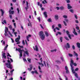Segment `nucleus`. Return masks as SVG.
Here are the masks:
<instances>
[{"instance_id":"obj_1","label":"nucleus","mask_w":80,"mask_h":80,"mask_svg":"<svg viewBox=\"0 0 80 80\" xmlns=\"http://www.w3.org/2000/svg\"><path fill=\"white\" fill-rule=\"evenodd\" d=\"M39 35L42 40H44L45 38V35L43 33V32L41 31L39 32Z\"/></svg>"},{"instance_id":"obj_2","label":"nucleus","mask_w":80,"mask_h":80,"mask_svg":"<svg viewBox=\"0 0 80 80\" xmlns=\"http://www.w3.org/2000/svg\"><path fill=\"white\" fill-rule=\"evenodd\" d=\"M7 62H7L5 63L6 66L8 68H10V69H12L13 67H12V65L11 64V61H10V60H8Z\"/></svg>"},{"instance_id":"obj_3","label":"nucleus","mask_w":80,"mask_h":80,"mask_svg":"<svg viewBox=\"0 0 80 80\" xmlns=\"http://www.w3.org/2000/svg\"><path fill=\"white\" fill-rule=\"evenodd\" d=\"M66 33L67 35L68 36V37L71 40L72 39V38L71 37V36L70 35V34L69 33H70V32H69L68 31H66Z\"/></svg>"},{"instance_id":"obj_4","label":"nucleus","mask_w":80,"mask_h":80,"mask_svg":"<svg viewBox=\"0 0 80 80\" xmlns=\"http://www.w3.org/2000/svg\"><path fill=\"white\" fill-rule=\"evenodd\" d=\"M66 45H67L66 46V49H67V48H70V44H69V43H67Z\"/></svg>"},{"instance_id":"obj_5","label":"nucleus","mask_w":80,"mask_h":80,"mask_svg":"<svg viewBox=\"0 0 80 80\" xmlns=\"http://www.w3.org/2000/svg\"><path fill=\"white\" fill-rule=\"evenodd\" d=\"M10 15H13L14 13V11H12V10L9 9V11Z\"/></svg>"},{"instance_id":"obj_6","label":"nucleus","mask_w":80,"mask_h":80,"mask_svg":"<svg viewBox=\"0 0 80 80\" xmlns=\"http://www.w3.org/2000/svg\"><path fill=\"white\" fill-rule=\"evenodd\" d=\"M35 47L36 48H35V47H33V48L34 50H36V51H38V46L37 45L35 46Z\"/></svg>"},{"instance_id":"obj_7","label":"nucleus","mask_w":80,"mask_h":80,"mask_svg":"<svg viewBox=\"0 0 80 80\" xmlns=\"http://www.w3.org/2000/svg\"><path fill=\"white\" fill-rule=\"evenodd\" d=\"M71 70H72V72H73V73H75V72L74 71V69H73V66H72V65H71Z\"/></svg>"},{"instance_id":"obj_8","label":"nucleus","mask_w":80,"mask_h":80,"mask_svg":"<svg viewBox=\"0 0 80 80\" xmlns=\"http://www.w3.org/2000/svg\"><path fill=\"white\" fill-rule=\"evenodd\" d=\"M67 6L68 9H71V8H72V7L71 6H70V4H68Z\"/></svg>"},{"instance_id":"obj_9","label":"nucleus","mask_w":80,"mask_h":80,"mask_svg":"<svg viewBox=\"0 0 80 80\" xmlns=\"http://www.w3.org/2000/svg\"><path fill=\"white\" fill-rule=\"evenodd\" d=\"M55 20H58V15L57 14L55 15Z\"/></svg>"},{"instance_id":"obj_10","label":"nucleus","mask_w":80,"mask_h":80,"mask_svg":"<svg viewBox=\"0 0 80 80\" xmlns=\"http://www.w3.org/2000/svg\"><path fill=\"white\" fill-rule=\"evenodd\" d=\"M0 11H1V16H3V14H4V12L2 9H0Z\"/></svg>"},{"instance_id":"obj_11","label":"nucleus","mask_w":80,"mask_h":80,"mask_svg":"<svg viewBox=\"0 0 80 80\" xmlns=\"http://www.w3.org/2000/svg\"><path fill=\"white\" fill-rule=\"evenodd\" d=\"M5 54H6L5 52H4L2 54V57L4 58V59H6V58H7V57L5 56Z\"/></svg>"},{"instance_id":"obj_12","label":"nucleus","mask_w":80,"mask_h":80,"mask_svg":"<svg viewBox=\"0 0 80 80\" xmlns=\"http://www.w3.org/2000/svg\"><path fill=\"white\" fill-rule=\"evenodd\" d=\"M71 63L70 64V65L71 66V65H72V66H73V63H74L73 62V61L72 60V59L71 60Z\"/></svg>"},{"instance_id":"obj_13","label":"nucleus","mask_w":80,"mask_h":80,"mask_svg":"<svg viewBox=\"0 0 80 80\" xmlns=\"http://www.w3.org/2000/svg\"><path fill=\"white\" fill-rule=\"evenodd\" d=\"M77 47L79 48H80V43L79 42H77L76 43Z\"/></svg>"},{"instance_id":"obj_14","label":"nucleus","mask_w":80,"mask_h":80,"mask_svg":"<svg viewBox=\"0 0 80 80\" xmlns=\"http://www.w3.org/2000/svg\"><path fill=\"white\" fill-rule=\"evenodd\" d=\"M43 14L44 15V17H45V18H47V17H48V16H47V12H43Z\"/></svg>"},{"instance_id":"obj_15","label":"nucleus","mask_w":80,"mask_h":80,"mask_svg":"<svg viewBox=\"0 0 80 80\" xmlns=\"http://www.w3.org/2000/svg\"><path fill=\"white\" fill-rule=\"evenodd\" d=\"M18 52L20 53H22V50H21L20 48H18Z\"/></svg>"},{"instance_id":"obj_16","label":"nucleus","mask_w":80,"mask_h":80,"mask_svg":"<svg viewBox=\"0 0 80 80\" xmlns=\"http://www.w3.org/2000/svg\"><path fill=\"white\" fill-rule=\"evenodd\" d=\"M32 69V65H30V68H28V70H29V71H31Z\"/></svg>"},{"instance_id":"obj_17","label":"nucleus","mask_w":80,"mask_h":80,"mask_svg":"<svg viewBox=\"0 0 80 80\" xmlns=\"http://www.w3.org/2000/svg\"><path fill=\"white\" fill-rule=\"evenodd\" d=\"M74 53L75 56H76V57H78V54H77V53L75 51L74 52Z\"/></svg>"},{"instance_id":"obj_18","label":"nucleus","mask_w":80,"mask_h":80,"mask_svg":"<svg viewBox=\"0 0 80 80\" xmlns=\"http://www.w3.org/2000/svg\"><path fill=\"white\" fill-rule=\"evenodd\" d=\"M24 53H26V55H27L28 56V55H29V53H28V51H24Z\"/></svg>"},{"instance_id":"obj_19","label":"nucleus","mask_w":80,"mask_h":80,"mask_svg":"<svg viewBox=\"0 0 80 80\" xmlns=\"http://www.w3.org/2000/svg\"><path fill=\"white\" fill-rule=\"evenodd\" d=\"M13 71H14V69H12L11 71H10L11 76H12V75H13Z\"/></svg>"},{"instance_id":"obj_20","label":"nucleus","mask_w":80,"mask_h":80,"mask_svg":"<svg viewBox=\"0 0 80 80\" xmlns=\"http://www.w3.org/2000/svg\"><path fill=\"white\" fill-rule=\"evenodd\" d=\"M20 40L18 38H17L16 39L15 41L16 42H17V41H19Z\"/></svg>"},{"instance_id":"obj_21","label":"nucleus","mask_w":80,"mask_h":80,"mask_svg":"<svg viewBox=\"0 0 80 80\" xmlns=\"http://www.w3.org/2000/svg\"><path fill=\"white\" fill-rule=\"evenodd\" d=\"M60 8L61 10H62L64 9V7L62 6L60 7Z\"/></svg>"},{"instance_id":"obj_22","label":"nucleus","mask_w":80,"mask_h":80,"mask_svg":"<svg viewBox=\"0 0 80 80\" xmlns=\"http://www.w3.org/2000/svg\"><path fill=\"white\" fill-rule=\"evenodd\" d=\"M45 34L46 35V37H48V33L47 32H45Z\"/></svg>"},{"instance_id":"obj_23","label":"nucleus","mask_w":80,"mask_h":80,"mask_svg":"<svg viewBox=\"0 0 80 80\" xmlns=\"http://www.w3.org/2000/svg\"><path fill=\"white\" fill-rule=\"evenodd\" d=\"M74 76L76 77V78H78V74H77V73H76L75 74Z\"/></svg>"},{"instance_id":"obj_24","label":"nucleus","mask_w":80,"mask_h":80,"mask_svg":"<svg viewBox=\"0 0 80 80\" xmlns=\"http://www.w3.org/2000/svg\"><path fill=\"white\" fill-rule=\"evenodd\" d=\"M8 28H10V30H12V25H9Z\"/></svg>"},{"instance_id":"obj_25","label":"nucleus","mask_w":80,"mask_h":80,"mask_svg":"<svg viewBox=\"0 0 80 80\" xmlns=\"http://www.w3.org/2000/svg\"><path fill=\"white\" fill-rule=\"evenodd\" d=\"M48 22H52V19L51 18H49L48 19Z\"/></svg>"},{"instance_id":"obj_26","label":"nucleus","mask_w":80,"mask_h":80,"mask_svg":"<svg viewBox=\"0 0 80 80\" xmlns=\"http://www.w3.org/2000/svg\"><path fill=\"white\" fill-rule=\"evenodd\" d=\"M56 62H57V63H61V62L59 60H57L56 61Z\"/></svg>"},{"instance_id":"obj_27","label":"nucleus","mask_w":80,"mask_h":80,"mask_svg":"<svg viewBox=\"0 0 80 80\" xmlns=\"http://www.w3.org/2000/svg\"><path fill=\"white\" fill-rule=\"evenodd\" d=\"M64 38H65V39H66V40H67L68 41H69V39L67 37H64Z\"/></svg>"},{"instance_id":"obj_28","label":"nucleus","mask_w":80,"mask_h":80,"mask_svg":"<svg viewBox=\"0 0 80 80\" xmlns=\"http://www.w3.org/2000/svg\"><path fill=\"white\" fill-rule=\"evenodd\" d=\"M17 11H18V14H19L20 13V10H19V8H17Z\"/></svg>"},{"instance_id":"obj_29","label":"nucleus","mask_w":80,"mask_h":80,"mask_svg":"<svg viewBox=\"0 0 80 80\" xmlns=\"http://www.w3.org/2000/svg\"><path fill=\"white\" fill-rule=\"evenodd\" d=\"M27 60L29 63H31V59L28 58Z\"/></svg>"},{"instance_id":"obj_30","label":"nucleus","mask_w":80,"mask_h":80,"mask_svg":"<svg viewBox=\"0 0 80 80\" xmlns=\"http://www.w3.org/2000/svg\"><path fill=\"white\" fill-rule=\"evenodd\" d=\"M69 11L72 12V13H73V9H70L69 10Z\"/></svg>"},{"instance_id":"obj_31","label":"nucleus","mask_w":80,"mask_h":80,"mask_svg":"<svg viewBox=\"0 0 80 80\" xmlns=\"http://www.w3.org/2000/svg\"><path fill=\"white\" fill-rule=\"evenodd\" d=\"M7 57H12V56H11V55H10V54H9V53L8 52L7 53Z\"/></svg>"},{"instance_id":"obj_32","label":"nucleus","mask_w":80,"mask_h":80,"mask_svg":"<svg viewBox=\"0 0 80 80\" xmlns=\"http://www.w3.org/2000/svg\"><path fill=\"white\" fill-rule=\"evenodd\" d=\"M58 27H59V28H62V25L60 24H58Z\"/></svg>"},{"instance_id":"obj_33","label":"nucleus","mask_w":80,"mask_h":80,"mask_svg":"<svg viewBox=\"0 0 80 80\" xmlns=\"http://www.w3.org/2000/svg\"><path fill=\"white\" fill-rule=\"evenodd\" d=\"M22 44L23 45H25V41H24V40H22Z\"/></svg>"},{"instance_id":"obj_34","label":"nucleus","mask_w":80,"mask_h":80,"mask_svg":"<svg viewBox=\"0 0 80 80\" xmlns=\"http://www.w3.org/2000/svg\"><path fill=\"white\" fill-rule=\"evenodd\" d=\"M62 17L64 18H67V16L66 15H63L62 16Z\"/></svg>"},{"instance_id":"obj_35","label":"nucleus","mask_w":80,"mask_h":80,"mask_svg":"<svg viewBox=\"0 0 80 80\" xmlns=\"http://www.w3.org/2000/svg\"><path fill=\"white\" fill-rule=\"evenodd\" d=\"M63 22L64 24V25H65V26H67V23H66V22H65V21H63Z\"/></svg>"},{"instance_id":"obj_36","label":"nucleus","mask_w":80,"mask_h":80,"mask_svg":"<svg viewBox=\"0 0 80 80\" xmlns=\"http://www.w3.org/2000/svg\"><path fill=\"white\" fill-rule=\"evenodd\" d=\"M75 16V18L76 19V20H77V18H78V17H77V15L76 14H74Z\"/></svg>"},{"instance_id":"obj_37","label":"nucleus","mask_w":80,"mask_h":80,"mask_svg":"<svg viewBox=\"0 0 80 80\" xmlns=\"http://www.w3.org/2000/svg\"><path fill=\"white\" fill-rule=\"evenodd\" d=\"M18 46L20 48H23V46H20L19 45H18Z\"/></svg>"},{"instance_id":"obj_38","label":"nucleus","mask_w":80,"mask_h":80,"mask_svg":"<svg viewBox=\"0 0 80 80\" xmlns=\"http://www.w3.org/2000/svg\"><path fill=\"white\" fill-rule=\"evenodd\" d=\"M5 33H4V35L6 36L7 37V31H5Z\"/></svg>"},{"instance_id":"obj_39","label":"nucleus","mask_w":80,"mask_h":80,"mask_svg":"<svg viewBox=\"0 0 80 80\" xmlns=\"http://www.w3.org/2000/svg\"><path fill=\"white\" fill-rule=\"evenodd\" d=\"M72 48H73V50H75V47L74 45H72Z\"/></svg>"},{"instance_id":"obj_40","label":"nucleus","mask_w":80,"mask_h":80,"mask_svg":"<svg viewBox=\"0 0 80 80\" xmlns=\"http://www.w3.org/2000/svg\"><path fill=\"white\" fill-rule=\"evenodd\" d=\"M60 58H61V60H62V62H64V60L63 59V57H61Z\"/></svg>"},{"instance_id":"obj_41","label":"nucleus","mask_w":80,"mask_h":80,"mask_svg":"<svg viewBox=\"0 0 80 80\" xmlns=\"http://www.w3.org/2000/svg\"><path fill=\"white\" fill-rule=\"evenodd\" d=\"M64 20L67 23H68V19H65Z\"/></svg>"},{"instance_id":"obj_42","label":"nucleus","mask_w":80,"mask_h":80,"mask_svg":"<svg viewBox=\"0 0 80 80\" xmlns=\"http://www.w3.org/2000/svg\"><path fill=\"white\" fill-rule=\"evenodd\" d=\"M69 55V57H73V55H72V54H68Z\"/></svg>"},{"instance_id":"obj_43","label":"nucleus","mask_w":80,"mask_h":80,"mask_svg":"<svg viewBox=\"0 0 80 80\" xmlns=\"http://www.w3.org/2000/svg\"><path fill=\"white\" fill-rule=\"evenodd\" d=\"M62 37H61L60 38V41H61V42H62Z\"/></svg>"},{"instance_id":"obj_44","label":"nucleus","mask_w":80,"mask_h":80,"mask_svg":"<svg viewBox=\"0 0 80 80\" xmlns=\"http://www.w3.org/2000/svg\"><path fill=\"white\" fill-rule=\"evenodd\" d=\"M35 73H36V74H38V73L37 72V70H35L34 71Z\"/></svg>"},{"instance_id":"obj_45","label":"nucleus","mask_w":80,"mask_h":80,"mask_svg":"<svg viewBox=\"0 0 80 80\" xmlns=\"http://www.w3.org/2000/svg\"><path fill=\"white\" fill-rule=\"evenodd\" d=\"M38 20H39V22H40V17H39L38 18Z\"/></svg>"},{"instance_id":"obj_46","label":"nucleus","mask_w":80,"mask_h":80,"mask_svg":"<svg viewBox=\"0 0 80 80\" xmlns=\"http://www.w3.org/2000/svg\"><path fill=\"white\" fill-rule=\"evenodd\" d=\"M5 28H6V32H8V28H7V27H5Z\"/></svg>"},{"instance_id":"obj_47","label":"nucleus","mask_w":80,"mask_h":80,"mask_svg":"<svg viewBox=\"0 0 80 80\" xmlns=\"http://www.w3.org/2000/svg\"><path fill=\"white\" fill-rule=\"evenodd\" d=\"M76 28L77 30H79L80 29V28L78 26H77L76 27Z\"/></svg>"},{"instance_id":"obj_48","label":"nucleus","mask_w":80,"mask_h":80,"mask_svg":"<svg viewBox=\"0 0 80 80\" xmlns=\"http://www.w3.org/2000/svg\"><path fill=\"white\" fill-rule=\"evenodd\" d=\"M17 43H16L17 45H18V44H20V42L19 41H18L17 42Z\"/></svg>"},{"instance_id":"obj_49","label":"nucleus","mask_w":80,"mask_h":80,"mask_svg":"<svg viewBox=\"0 0 80 80\" xmlns=\"http://www.w3.org/2000/svg\"><path fill=\"white\" fill-rule=\"evenodd\" d=\"M9 18H10V19H12V15H10Z\"/></svg>"},{"instance_id":"obj_50","label":"nucleus","mask_w":80,"mask_h":80,"mask_svg":"<svg viewBox=\"0 0 80 80\" xmlns=\"http://www.w3.org/2000/svg\"><path fill=\"white\" fill-rule=\"evenodd\" d=\"M26 6H28V1H26Z\"/></svg>"},{"instance_id":"obj_51","label":"nucleus","mask_w":80,"mask_h":80,"mask_svg":"<svg viewBox=\"0 0 80 80\" xmlns=\"http://www.w3.org/2000/svg\"><path fill=\"white\" fill-rule=\"evenodd\" d=\"M73 33H75L76 32L75 31V28H73Z\"/></svg>"},{"instance_id":"obj_52","label":"nucleus","mask_w":80,"mask_h":80,"mask_svg":"<svg viewBox=\"0 0 80 80\" xmlns=\"http://www.w3.org/2000/svg\"><path fill=\"white\" fill-rule=\"evenodd\" d=\"M65 70H68V68H67V66H66L65 67Z\"/></svg>"},{"instance_id":"obj_53","label":"nucleus","mask_w":80,"mask_h":80,"mask_svg":"<svg viewBox=\"0 0 80 80\" xmlns=\"http://www.w3.org/2000/svg\"><path fill=\"white\" fill-rule=\"evenodd\" d=\"M4 23H5V24H6V23H7V21H6V20H4L3 21Z\"/></svg>"},{"instance_id":"obj_54","label":"nucleus","mask_w":80,"mask_h":80,"mask_svg":"<svg viewBox=\"0 0 80 80\" xmlns=\"http://www.w3.org/2000/svg\"><path fill=\"white\" fill-rule=\"evenodd\" d=\"M56 28L58 30H60V28H59L57 27H56Z\"/></svg>"},{"instance_id":"obj_55","label":"nucleus","mask_w":80,"mask_h":80,"mask_svg":"<svg viewBox=\"0 0 80 80\" xmlns=\"http://www.w3.org/2000/svg\"><path fill=\"white\" fill-rule=\"evenodd\" d=\"M75 22L76 23H79L78 21L77 20H75Z\"/></svg>"},{"instance_id":"obj_56","label":"nucleus","mask_w":80,"mask_h":80,"mask_svg":"<svg viewBox=\"0 0 80 80\" xmlns=\"http://www.w3.org/2000/svg\"><path fill=\"white\" fill-rule=\"evenodd\" d=\"M67 0L66 2H67V3H70V0Z\"/></svg>"},{"instance_id":"obj_57","label":"nucleus","mask_w":80,"mask_h":80,"mask_svg":"<svg viewBox=\"0 0 80 80\" xmlns=\"http://www.w3.org/2000/svg\"><path fill=\"white\" fill-rule=\"evenodd\" d=\"M66 73H68V72H69V71H68V70H66Z\"/></svg>"},{"instance_id":"obj_58","label":"nucleus","mask_w":80,"mask_h":80,"mask_svg":"<svg viewBox=\"0 0 80 80\" xmlns=\"http://www.w3.org/2000/svg\"><path fill=\"white\" fill-rule=\"evenodd\" d=\"M14 34L15 35V36H17V35H16V34H17V32H14Z\"/></svg>"},{"instance_id":"obj_59","label":"nucleus","mask_w":80,"mask_h":80,"mask_svg":"<svg viewBox=\"0 0 80 80\" xmlns=\"http://www.w3.org/2000/svg\"><path fill=\"white\" fill-rule=\"evenodd\" d=\"M75 71H78V68H77L75 69Z\"/></svg>"},{"instance_id":"obj_60","label":"nucleus","mask_w":80,"mask_h":80,"mask_svg":"<svg viewBox=\"0 0 80 80\" xmlns=\"http://www.w3.org/2000/svg\"><path fill=\"white\" fill-rule=\"evenodd\" d=\"M58 33L59 34V35H62V33H61V32H58Z\"/></svg>"},{"instance_id":"obj_61","label":"nucleus","mask_w":80,"mask_h":80,"mask_svg":"<svg viewBox=\"0 0 80 80\" xmlns=\"http://www.w3.org/2000/svg\"><path fill=\"white\" fill-rule=\"evenodd\" d=\"M28 8V6H27L25 7V9L26 10H27V9Z\"/></svg>"},{"instance_id":"obj_62","label":"nucleus","mask_w":80,"mask_h":80,"mask_svg":"<svg viewBox=\"0 0 80 80\" xmlns=\"http://www.w3.org/2000/svg\"><path fill=\"white\" fill-rule=\"evenodd\" d=\"M74 34L75 35H76L77 36L78 35V34H77V32H75L74 33Z\"/></svg>"},{"instance_id":"obj_63","label":"nucleus","mask_w":80,"mask_h":80,"mask_svg":"<svg viewBox=\"0 0 80 80\" xmlns=\"http://www.w3.org/2000/svg\"><path fill=\"white\" fill-rule=\"evenodd\" d=\"M23 60L24 62H27V60L25 58H23Z\"/></svg>"},{"instance_id":"obj_64","label":"nucleus","mask_w":80,"mask_h":80,"mask_svg":"<svg viewBox=\"0 0 80 80\" xmlns=\"http://www.w3.org/2000/svg\"><path fill=\"white\" fill-rule=\"evenodd\" d=\"M56 8L57 10H58L60 9V8H59V7H56Z\"/></svg>"}]
</instances>
